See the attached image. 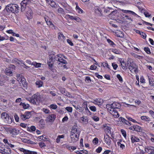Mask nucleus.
<instances>
[{"mask_svg": "<svg viewBox=\"0 0 154 154\" xmlns=\"http://www.w3.org/2000/svg\"><path fill=\"white\" fill-rule=\"evenodd\" d=\"M63 58L66 59V57L62 54H59L56 55L55 60L60 62L59 63V65H61V64H62L67 63V61L64 60Z\"/></svg>", "mask_w": 154, "mask_h": 154, "instance_id": "obj_4", "label": "nucleus"}, {"mask_svg": "<svg viewBox=\"0 0 154 154\" xmlns=\"http://www.w3.org/2000/svg\"><path fill=\"white\" fill-rule=\"evenodd\" d=\"M38 138H39V139H42L44 140H46L47 139L45 135H44L38 137Z\"/></svg>", "mask_w": 154, "mask_h": 154, "instance_id": "obj_42", "label": "nucleus"}, {"mask_svg": "<svg viewBox=\"0 0 154 154\" xmlns=\"http://www.w3.org/2000/svg\"><path fill=\"white\" fill-rule=\"evenodd\" d=\"M1 118L4 120L6 123L9 124L11 122V119L9 118V116L6 112H3L1 114Z\"/></svg>", "mask_w": 154, "mask_h": 154, "instance_id": "obj_5", "label": "nucleus"}, {"mask_svg": "<svg viewBox=\"0 0 154 154\" xmlns=\"http://www.w3.org/2000/svg\"><path fill=\"white\" fill-rule=\"evenodd\" d=\"M68 118L67 116H65L62 119V122H64L68 120Z\"/></svg>", "mask_w": 154, "mask_h": 154, "instance_id": "obj_60", "label": "nucleus"}, {"mask_svg": "<svg viewBox=\"0 0 154 154\" xmlns=\"http://www.w3.org/2000/svg\"><path fill=\"white\" fill-rule=\"evenodd\" d=\"M112 66L114 69H116L118 66L115 63H112Z\"/></svg>", "mask_w": 154, "mask_h": 154, "instance_id": "obj_53", "label": "nucleus"}, {"mask_svg": "<svg viewBox=\"0 0 154 154\" xmlns=\"http://www.w3.org/2000/svg\"><path fill=\"white\" fill-rule=\"evenodd\" d=\"M80 131L77 130V129L76 128V126H74L73 127L72 129L70 134H80Z\"/></svg>", "mask_w": 154, "mask_h": 154, "instance_id": "obj_16", "label": "nucleus"}, {"mask_svg": "<svg viewBox=\"0 0 154 154\" xmlns=\"http://www.w3.org/2000/svg\"><path fill=\"white\" fill-rule=\"evenodd\" d=\"M117 10H115L112 11L109 14V16H115L117 14Z\"/></svg>", "mask_w": 154, "mask_h": 154, "instance_id": "obj_35", "label": "nucleus"}, {"mask_svg": "<svg viewBox=\"0 0 154 154\" xmlns=\"http://www.w3.org/2000/svg\"><path fill=\"white\" fill-rule=\"evenodd\" d=\"M141 127L138 125H134V129L135 131L137 132H140L141 130Z\"/></svg>", "mask_w": 154, "mask_h": 154, "instance_id": "obj_34", "label": "nucleus"}, {"mask_svg": "<svg viewBox=\"0 0 154 154\" xmlns=\"http://www.w3.org/2000/svg\"><path fill=\"white\" fill-rule=\"evenodd\" d=\"M19 150L20 151L23 152L24 154H37L36 152L26 149L23 148H20Z\"/></svg>", "mask_w": 154, "mask_h": 154, "instance_id": "obj_10", "label": "nucleus"}, {"mask_svg": "<svg viewBox=\"0 0 154 154\" xmlns=\"http://www.w3.org/2000/svg\"><path fill=\"white\" fill-rule=\"evenodd\" d=\"M74 20H76L77 22H80L82 21L81 20L79 17H77L75 16Z\"/></svg>", "mask_w": 154, "mask_h": 154, "instance_id": "obj_49", "label": "nucleus"}, {"mask_svg": "<svg viewBox=\"0 0 154 154\" xmlns=\"http://www.w3.org/2000/svg\"><path fill=\"white\" fill-rule=\"evenodd\" d=\"M103 66L104 67H107L108 69H109L110 68H109V65H108V63H107L106 62H104L103 63Z\"/></svg>", "mask_w": 154, "mask_h": 154, "instance_id": "obj_59", "label": "nucleus"}, {"mask_svg": "<svg viewBox=\"0 0 154 154\" xmlns=\"http://www.w3.org/2000/svg\"><path fill=\"white\" fill-rule=\"evenodd\" d=\"M42 111L46 114L49 113L50 111L47 109L43 108L42 109Z\"/></svg>", "mask_w": 154, "mask_h": 154, "instance_id": "obj_48", "label": "nucleus"}, {"mask_svg": "<svg viewBox=\"0 0 154 154\" xmlns=\"http://www.w3.org/2000/svg\"><path fill=\"white\" fill-rule=\"evenodd\" d=\"M134 57L135 58H137L139 59H143V57L140 55H137L136 54H134Z\"/></svg>", "mask_w": 154, "mask_h": 154, "instance_id": "obj_55", "label": "nucleus"}, {"mask_svg": "<svg viewBox=\"0 0 154 154\" xmlns=\"http://www.w3.org/2000/svg\"><path fill=\"white\" fill-rule=\"evenodd\" d=\"M76 9L77 12L80 14L83 13V11L80 8L79 6L76 5Z\"/></svg>", "mask_w": 154, "mask_h": 154, "instance_id": "obj_33", "label": "nucleus"}, {"mask_svg": "<svg viewBox=\"0 0 154 154\" xmlns=\"http://www.w3.org/2000/svg\"><path fill=\"white\" fill-rule=\"evenodd\" d=\"M121 131L122 135L125 137H126V133L125 131L123 129H121Z\"/></svg>", "mask_w": 154, "mask_h": 154, "instance_id": "obj_46", "label": "nucleus"}, {"mask_svg": "<svg viewBox=\"0 0 154 154\" xmlns=\"http://www.w3.org/2000/svg\"><path fill=\"white\" fill-rule=\"evenodd\" d=\"M22 78L21 79V81L19 82V83L21 85V86L22 85L24 87H26L27 86V83H26V81L25 78Z\"/></svg>", "mask_w": 154, "mask_h": 154, "instance_id": "obj_17", "label": "nucleus"}, {"mask_svg": "<svg viewBox=\"0 0 154 154\" xmlns=\"http://www.w3.org/2000/svg\"><path fill=\"white\" fill-rule=\"evenodd\" d=\"M2 153L4 154H11V149L9 148H6L2 150Z\"/></svg>", "mask_w": 154, "mask_h": 154, "instance_id": "obj_19", "label": "nucleus"}, {"mask_svg": "<svg viewBox=\"0 0 154 154\" xmlns=\"http://www.w3.org/2000/svg\"><path fill=\"white\" fill-rule=\"evenodd\" d=\"M141 119L144 120L148 122L149 123L150 121V118L148 116H142L141 117Z\"/></svg>", "mask_w": 154, "mask_h": 154, "instance_id": "obj_22", "label": "nucleus"}, {"mask_svg": "<svg viewBox=\"0 0 154 154\" xmlns=\"http://www.w3.org/2000/svg\"><path fill=\"white\" fill-rule=\"evenodd\" d=\"M112 51L116 54H120V51L116 49H112Z\"/></svg>", "mask_w": 154, "mask_h": 154, "instance_id": "obj_36", "label": "nucleus"}, {"mask_svg": "<svg viewBox=\"0 0 154 154\" xmlns=\"http://www.w3.org/2000/svg\"><path fill=\"white\" fill-rule=\"evenodd\" d=\"M121 107V104L117 102H114L110 104H107L106 106V107L108 111H109L110 109L115 110H116V109H119Z\"/></svg>", "mask_w": 154, "mask_h": 154, "instance_id": "obj_3", "label": "nucleus"}, {"mask_svg": "<svg viewBox=\"0 0 154 154\" xmlns=\"http://www.w3.org/2000/svg\"><path fill=\"white\" fill-rule=\"evenodd\" d=\"M111 128L109 126L105 125H104V129L106 132L109 133L110 132Z\"/></svg>", "mask_w": 154, "mask_h": 154, "instance_id": "obj_30", "label": "nucleus"}, {"mask_svg": "<svg viewBox=\"0 0 154 154\" xmlns=\"http://www.w3.org/2000/svg\"><path fill=\"white\" fill-rule=\"evenodd\" d=\"M90 110L93 112H95L96 110V108L94 106H91L89 107Z\"/></svg>", "mask_w": 154, "mask_h": 154, "instance_id": "obj_44", "label": "nucleus"}, {"mask_svg": "<svg viewBox=\"0 0 154 154\" xmlns=\"http://www.w3.org/2000/svg\"><path fill=\"white\" fill-rule=\"evenodd\" d=\"M27 16L28 18H31L32 15V12L31 9L29 8L26 12Z\"/></svg>", "mask_w": 154, "mask_h": 154, "instance_id": "obj_23", "label": "nucleus"}, {"mask_svg": "<svg viewBox=\"0 0 154 154\" xmlns=\"http://www.w3.org/2000/svg\"><path fill=\"white\" fill-rule=\"evenodd\" d=\"M60 4L63 7H64V8H65L66 9H67V7L68 6V5L66 3H64V2H61Z\"/></svg>", "mask_w": 154, "mask_h": 154, "instance_id": "obj_39", "label": "nucleus"}, {"mask_svg": "<svg viewBox=\"0 0 154 154\" xmlns=\"http://www.w3.org/2000/svg\"><path fill=\"white\" fill-rule=\"evenodd\" d=\"M5 9L8 12L10 11L13 13H17L19 12V7L15 4H9L7 5Z\"/></svg>", "mask_w": 154, "mask_h": 154, "instance_id": "obj_1", "label": "nucleus"}, {"mask_svg": "<svg viewBox=\"0 0 154 154\" xmlns=\"http://www.w3.org/2000/svg\"><path fill=\"white\" fill-rule=\"evenodd\" d=\"M149 113L151 116L154 118V112L152 110H151L149 111Z\"/></svg>", "mask_w": 154, "mask_h": 154, "instance_id": "obj_62", "label": "nucleus"}, {"mask_svg": "<svg viewBox=\"0 0 154 154\" xmlns=\"http://www.w3.org/2000/svg\"><path fill=\"white\" fill-rule=\"evenodd\" d=\"M85 81L87 83H89L91 82V80L90 79V78H86L85 79Z\"/></svg>", "mask_w": 154, "mask_h": 154, "instance_id": "obj_63", "label": "nucleus"}, {"mask_svg": "<svg viewBox=\"0 0 154 154\" xmlns=\"http://www.w3.org/2000/svg\"><path fill=\"white\" fill-rule=\"evenodd\" d=\"M5 73L8 76H12V71L9 68H6L5 71Z\"/></svg>", "mask_w": 154, "mask_h": 154, "instance_id": "obj_20", "label": "nucleus"}, {"mask_svg": "<svg viewBox=\"0 0 154 154\" xmlns=\"http://www.w3.org/2000/svg\"><path fill=\"white\" fill-rule=\"evenodd\" d=\"M131 141L133 143H134L135 142H138L140 141V139L138 138L134 135L131 136Z\"/></svg>", "mask_w": 154, "mask_h": 154, "instance_id": "obj_21", "label": "nucleus"}, {"mask_svg": "<svg viewBox=\"0 0 154 154\" xmlns=\"http://www.w3.org/2000/svg\"><path fill=\"white\" fill-rule=\"evenodd\" d=\"M67 43L70 45L72 46L73 45V43L72 42V41L69 39H67Z\"/></svg>", "mask_w": 154, "mask_h": 154, "instance_id": "obj_61", "label": "nucleus"}, {"mask_svg": "<svg viewBox=\"0 0 154 154\" xmlns=\"http://www.w3.org/2000/svg\"><path fill=\"white\" fill-rule=\"evenodd\" d=\"M43 83V82L41 81H37L35 83L36 85L37 86H38V88H40L42 87V85Z\"/></svg>", "mask_w": 154, "mask_h": 154, "instance_id": "obj_32", "label": "nucleus"}, {"mask_svg": "<svg viewBox=\"0 0 154 154\" xmlns=\"http://www.w3.org/2000/svg\"><path fill=\"white\" fill-rule=\"evenodd\" d=\"M107 41L108 42V43L110 45H111L113 47H114L116 45L115 44H114V42L110 39H108L107 40Z\"/></svg>", "mask_w": 154, "mask_h": 154, "instance_id": "obj_38", "label": "nucleus"}, {"mask_svg": "<svg viewBox=\"0 0 154 154\" xmlns=\"http://www.w3.org/2000/svg\"><path fill=\"white\" fill-rule=\"evenodd\" d=\"M56 117V115L54 114L49 115L47 117L46 121L47 122H52L55 120Z\"/></svg>", "mask_w": 154, "mask_h": 154, "instance_id": "obj_9", "label": "nucleus"}, {"mask_svg": "<svg viewBox=\"0 0 154 154\" xmlns=\"http://www.w3.org/2000/svg\"><path fill=\"white\" fill-rule=\"evenodd\" d=\"M148 78L149 85L151 86H153L154 84V82L152 81V78Z\"/></svg>", "mask_w": 154, "mask_h": 154, "instance_id": "obj_41", "label": "nucleus"}, {"mask_svg": "<svg viewBox=\"0 0 154 154\" xmlns=\"http://www.w3.org/2000/svg\"><path fill=\"white\" fill-rule=\"evenodd\" d=\"M8 132L11 134V136L14 137L19 133V131L15 128H10L8 129Z\"/></svg>", "mask_w": 154, "mask_h": 154, "instance_id": "obj_7", "label": "nucleus"}, {"mask_svg": "<svg viewBox=\"0 0 154 154\" xmlns=\"http://www.w3.org/2000/svg\"><path fill=\"white\" fill-rule=\"evenodd\" d=\"M8 38H6L5 37L2 36L0 35V42L3 41L4 40H7L8 39V37H7Z\"/></svg>", "mask_w": 154, "mask_h": 154, "instance_id": "obj_51", "label": "nucleus"}, {"mask_svg": "<svg viewBox=\"0 0 154 154\" xmlns=\"http://www.w3.org/2000/svg\"><path fill=\"white\" fill-rule=\"evenodd\" d=\"M94 11L99 16H101L102 15L101 12L97 7H95Z\"/></svg>", "mask_w": 154, "mask_h": 154, "instance_id": "obj_26", "label": "nucleus"}, {"mask_svg": "<svg viewBox=\"0 0 154 154\" xmlns=\"http://www.w3.org/2000/svg\"><path fill=\"white\" fill-rule=\"evenodd\" d=\"M39 146L40 147L42 148L43 147H44L46 146V145L44 143L42 142H40L39 143Z\"/></svg>", "mask_w": 154, "mask_h": 154, "instance_id": "obj_57", "label": "nucleus"}, {"mask_svg": "<svg viewBox=\"0 0 154 154\" xmlns=\"http://www.w3.org/2000/svg\"><path fill=\"white\" fill-rule=\"evenodd\" d=\"M52 62H49L48 60V64L49 66L50 69H51V67H52L53 65V63Z\"/></svg>", "mask_w": 154, "mask_h": 154, "instance_id": "obj_52", "label": "nucleus"}, {"mask_svg": "<svg viewBox=\"0 0 154 154\" xmlns=\"http://www.w3.org/2000/svg\"><path fill=\"white\" fill-rule=\"evenodd\" d=\"M66 17H67V18H70V19H71V20H74V19L75 18V16L74 17V16H71L69 14L66 15Z\"/></svg>", "mask_w": 154, "mask_h": 154, "instance_id": "obj_50", "label": "nucleus"}, {"mask_svg": "<svg viewBox=\"0 0 154 154\" xmlns=\"http://www.w3.org/2000/svg\"><path fill=\"white\" fill-rule=\"evenodd\" d=\"M58 38L59 40L63 41L65 39V38L62 33L59 32L58 33Z\"/></svg>", "mask_w": 154, "mask_h": 154, "instance_id": "obj_24", "label": "nucleus"}, {"mask_svg": "<svg viewBox=\"0 0 154 154\" xmlns=\"http://www.w3.org/2000/svg\"><path fill=\"white\" fill-rule=\"evenodd\" d=\"M116 35L118 37H122L124 36L123 34L120 31H118V32L116 33Z\"/></svg>", "mask_w": 154, "mask_h": 154, "instance_id": "obj_37", "label": "nucleus"}, {"mask_svg": "<svg viewBox=\"0 0 154 154\" xmlns=\"http://www.w3.org/2000/svg\"><path fill=\"white\" fill-rule=\"evenodd\" d=\"M93 103L98 105H101L103 103V100L101 98L96 99L94 100Z\"/></svg>", "mask_w": 154, "mask_h": 154, "instance_id": "obj_18", "label": "nucleus"}, {"mask_svg": "<svg viewBox=\"0 0 154 154\" xmlns=\"http://www.w3.org/2000/svg\"><path fill=\"white\" fill-rule=\"evenodd\" d=\"M56 55L54 54H51L49 56V57L48 60L49 62H52L54 60H55Z\"/></svg>", "mask_w": 154, "mask_h": 154, "instance_id": "obj_27", "label": "nucleus"}, {"mask_svg": "<svg viewBox=\"0 0 154 154\" xmlns=\"http://www.w3.org/2000/svg\"><path fill=\"white\" fill-rule=\"evenodd\" d=\"M31 64L34 66L35 68L40 67L41 66V63H37L36 62H32Z\"/></svg>", "mask_w": 154, "mask_h": 154, "instance_id": "obj_25", "label": "nucleus"}, {"mask_svg": "<svg viewBox=\"0 0 154 154\" xmlns=\"http://www.w3.org/2000/svg\"><path fill=\"white\" fill-rule=\"evenodd\" d=\"M22 140L24 143H32L33 142L28 139L23 138Z\"/></svg>", "mask_w": 154, "mask_h": 154, "instance_id": "obj_31", "label": "nucleus"}, {"mask_svg": "<svg viewBox=\"0 0 154 154\" xmlns=\"http://www.w3.org/2000/svg\"><path fill=\"white\" fill-rule=\"evenodd\" d=\"M32 112L26 111L24 114L21 113L20 116V118L23 120H25L27 119H29L31 116Z\"/></svg>", "mask_w": 154, "mask_h": 154, "instance_id": "obj_8", "label": "nucleus"}, {"mask_svg": "<svg viewBox=\"0 0 154 154\" xmlns=\"http://www.w3.org/2000/svg\"><path fill=\"white\" fill-rule=\"evenodd\" d=\"M97 67L94 64L92 65L90 67V69L92 70H94L96 69Z\"/></svg>", "mask_w": 154, "mask_h": 154, "instance_id": "obj_54", "label": "nucleus"}, {"mask_svg": "<svg viewBox=\"0 0 154 154\" xmlns=\"http://www.w3.org/2000/svg\"><path fill=\"white\" fill-rule=\"evenodd\" d=\"M145 51L148 54H150L151 53L149 48L148 47H145L144 48Z\"/></svg>", "mask_w": 154, "mask_h": 154, "instance_id": "obj_40", "label": "nucleus"}, {"mask_svg": "<svg viewBox=\"0 0 154 154\" xmlns=\"http://www.w3.org/2000/svg\"><path fill=\"white\" fill-rule=\"evenodd\" d=\"M57 107V106L56 104H52L50 106V107L53 109H55Z\"/></svg>", "mask_w": 154, "mask_h": 154, "instance_id": "obj_43", "label": "nucleus"}, {"mask_svg": "<svg viewBox=\"0 0 154 154\" xmlns=\"http://www.w3.org/2000/svg\"><path fill=\"white\" fill-rule=\"evenodd\" d=\"M145 151L149 154H154V147L152 146H147L145 148Z\"/></svg>", "mask_w": 154, "mask_h": 154, "instance_id": "obj_11", "label": "nucleus"}, {"mask_svg": "<svg viewBox=\"0 0 154 154\" xmlns=\"http://www.w3.org/2000/svg\"><path fill=\"white\" fill-rule=\"evenodd\" d=\"M66 110L69 112H71L72 111V108L71 107H67L66 108Z\"/></svg>", "mask_w": 154, "mask_h": 154, "instance_id": "obj_45", "label": "nucleus"}, {"mask_svg": "<svg viewBox=\"0 0 154 154\" xmlns=\"http://www.w3.org/2000/svg\"><path fill=\"white\" fill-rule=\"evenodd\" d=\"M102 148L101 147L99 146L96 149V152L97 153H100L102 150Z\"/></svg>", "mask_w": 154, "mask_h": 154, "instance_id": "obj_56", "label": "nucleus"}, {"mask_svg": "<svg viewBox=\"0 0 154 154\" xmlns=\"http://www.w3.org/2000/svg\"><path fill=\"white\" fill-rule=\"evenodd\" d=\"M80 134H70L71 142L75 143L78 140Z\"/></svg>", "mask_w": 154, "mask_h": 154, "instance_id": "obj_12", "label": "nucleus"}, {"mask_svg": "<svg viewBox=\"0 0 154 154\" xmlns=\"http://www.w3.org/2000/svg\"><path fill=\"white\" fill-rule=\"evenodd\" d=\"M57 12L60 14H63L64 11L63 8H60L57 9Z\"/></svg>", "mask_w": 154, "mask_h": 154, "instance_id": "obj_47", "label": "nucleus"}, {"mask_svg": "<svg viewBox=\"0 0 154 154\" xmlns=\"http://www.w3.org/2000/svg\"><path fill=\"white\" fill-rule=\"evenodd\" d=\"M20 105L22 106L24 109H28L29 107V105L28 104H25V103L21 102Z\"/></svg>", "mask_w": 154, "mask_h": 154, "instance_id": "obj_28", "label": "nucleus"}, {"mask_svg": "<svg viewBox=\"0 0 154 154\" xmlns=\"http://www.w3.org/2000/svg\"><path fill=\"white\" fill-rule=\"evenodd\" d=\"M28 2V0H23L20 3L21 11H23L25 9L26 5Z\"/></svg>", "mask_w": 154, "mask_h": 154, "instance_id": "obj_13", "label": "nucleus"}, {"mask_svg": "<svg viewBox=\"0 0 154 154\" xmlns=\"http://www.w3.org/2000/svg\"><path fill=\"white\" fill-rule=\"evenodd\" d=\"M104 140L106 143L108 145L111 144V138L108 135H106L104 136Z\"/></svg>", "mask_w": 154, "mask_h": 154, "instance_id": "obj_14", "label": "nucleus"}, {"mask_svg": "<svg viewBox=\"0 0 154 154\" xmlns=\"http://www.w3.org/2000/svg\"><path fill=\"white\" fill-rule=\"evenodd\" d=\"M40 98V95L39 94H34L32 97V98H30V101L33 104H35L36 102L39 100Z\"/></svg>", "mask_w": 154, "mask_h": 154, "instance_id": "obj_6", "label": "nucleus"}, {"mask_svg": "<svg viewBox=\"0 0 154 154\" xmlns=\"http://www.w3.org/2000/svg\"><path fill=\"white\" fill-rule=\"evenodd\" d=\"M109 111L113 116L114 117L118 118L119 117V114L116 110L110 109Z\"/></svg>", "mask_w": 154, "mask_h": 154, "instance_id": "obj_15", "label": "nucleus"}, {"mask_svg": "<svg viewBox=\"0 0 154 154\" xmlns=\"http://www.w3.org/2000/svg\"><path fill=\"white\" fill-rule=\"evenodd\" d=\"M120 63L121 64V66L123 69H127V66L125 62H120Z\"/></svg>", "mask_w": 154, "mask_h": 154, "instance_id": "obj_29", "label": "nucleus"}, {"mask_svg": "<svg viewBox=\"0 0 154 154\" xmlns=\"http://www.w3.org/2000/svg\"><path fill=\"white\" fill-rule=\"evenodd\" d=\"M81 154H87L88 153V151L85 150H81Z\"/></svg>", "mask_w": 154, "mask_h": 154, "instance_id": "obj_64", "label": "nucleus"}, {"mask_svg": "<svg viewBox=\"0 0 154 154\" xmlns=\"http://www.w3.org/2000/svg\"><path fill=\"white\" fill-rule=\"evenodd\" d=\"M128 64L129 69L132 72L136 73L137 72V66L136 64L133 62L132 60H131L130 61H128Z\"/></svg>", "mask_w": 154, "mask_h": 154, "instance_id": "obj_2", "label": "nucleus"}, {"mask_svg": "<svg viewBox=\"0 0 154 154\" xmlns=\"http://www.w3.org/2000/svg\"><path fill=\"white\" fill-rule=\"evenodd\" d=\"M93 143L97 144L98 143V139L97 138H94L93 141Z\"/></svg>", "mask_w": 154, "mask_h": 154, "instance_id": "obj_58", "label": "nucleus"}]
</instances>
